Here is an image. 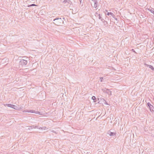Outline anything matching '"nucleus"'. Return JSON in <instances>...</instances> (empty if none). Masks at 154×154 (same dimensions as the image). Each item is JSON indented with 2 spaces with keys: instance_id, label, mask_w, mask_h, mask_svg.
<instances>
[{
  "instance_id": "obj_28",
  "label": "nucleus",
  "mask_w": 154,
  "mask_h": 154,
  "mask_svg": "<svg viewBox=\"0 0 154 154\" xmlns=\"http://www.w3.org/2000/svg\"><path fill=\"white\" fill-rule=\"evenodd\" d=\"M63 20H65V18L64 17H63Z\"/></svg>"
},
{
  "instance_id": "obj_26",
  "label": "nucleus",
  "mask_w": 154,
  "mask_h": 154,
  "mask_svg": "<svg viewBox=\"0 0 154 154\" xmlns=\"http://www.w3.org/2000/svg\"><path fill=\"white\" fill-rule=\"evenodd\" d=\"M80 2V3H82V0H79Z\"/></svg>"
},
{
  "instance_id": "obj_19",
  "label": "nucleus",
  "mask_w": 154,
  "mask_h": 154,
  "mask_svg": "<svg viewBox=\"0 0 154 154\" xmlns=\"http://www.w3.org/2000/svg\"><path fill=\"white\" fill-rule=\"evenodd\" d=\"M147 106L148 107H149L152 106V105L151 104V103H150L148 102L147 103Z\"/></svg>"
},
{
  "instance_id": "obj_5",
  "label": "nucleus",
  "mask_w": 154,
  "mask_h": 154,
  "mask_svg": "<svg viewBox=\"0 0 154 154\" xmlns=\"http://www.w3.org/2000/svg\"><path fill=\"white\" fill-rule=\"evenodd\" d=\"M107 134H109V135L111 137L113 136H116V132H111L110 131H108L107 132Z\"/></svg>"
},
{
  "instance_id": "obj_27",
  "label": "nucleus",
  "mask_w": 154,
  "mask_h": 154,
  "mask_svg": "<svg viewBox=\"0 0 154 154\" xmlns=\"http://www.w3.org/2000/svg\"><path fill=\"white\" fill-rule=\"evenodd\" d=\"M97 15H98V14H99L97 12H96L95 13Z\"/></svg>"
},
{
  "instance_id": "obj_3",
  "label": "nucleus",
  "mask_w": 154,
  "mask_h": 154,
  "mask_svg": "<svg viewBox=\"0 0 154 154\" xmlns=\"http://www.w3.org/2000/svg\"><path fill=\"white\" fill-rule=\"evenodd\" d=\"M63 3L64 4H66V5L68 6L69 5H73V3L70 0H64Z\"/></svg>"
},
{
  "instance_id": "obj_12",
  "label": "nucleus",
  "mask_w": 154,
  "mask_h": 154,
  "mask_svg": "<svg viewBox=\"0 0 154 154\" xmlns=\"http://www.w3.org/2000/svg\"><path fill=\"white\" fill-rule=\"evenodd\" d=\"M50 131L51 132H53V133H54L56 134H58V132L56 131H54V130H50Z\"/></svg>"
},
{
  "instance_id": "obj_16",
  "label": "nucleus",
  "mask_w": 154,
  "mask_h": 154,
  "mask_svg": "<svg viewBox=\"0 0 154 154\" xmlns=\"http://www.w3.org/2000/svg\"><path fill=\"white\" fill-rule=\"evenodd\" d=\"M148 10L152 13L154 14V11L152 9H149Z\"/></svg>"
},
{
  "instance_id": "obj_4",
  "label": "nucleus",
  "mask_w": 154,
  "mask_h": 154,
  "mask_svg": "<svg viewBox=\"0 0 154 154\" xmlns=\"http://www.w3.org/2000/svg\"><path fill=\"white\" fill-rule=\"evenodd\" d=\"M7 106L9 107L12 108H13L17 110L18 109V107L17 106H16L15 105H13V104H7Z\"/></svg>"
},
{
  "instance_id": "obj_6",
  "label": "nucleus",
  "mask_w": 154,
  "mask_h": 154,
  "mask_svg": "<svg viewBox=\"0 0 154 154\" xmlns=\"http://www.w3.org/2000/svg\"><path fill=\"white\" fill-rule=\"evenodd\" d=\"M103 91L109 95H112V91L109 89L105 88Z\"/></svg>"
},
{
  "instance_id": "obj_23",
  "label": "nucleus",
  "mask_w": 154,
  "mask_h": 154,
  "mask_svg": "<svg viewBox=\"0 0 154 154\" xmlns=\"http://www.w3.org/2000/svg\"><path fill=\"white\" fill-rule=\"evenodd\" d=\"M98 16H99V19H101V15L100 14H98Z\"/></svg>"
},
{
  "instance_id": "obj_15",
  "label": "nucleus",
  "mask_w": 154,
  "mask_h": 154,
  "mask_svg": "<svg viewBox=\"0 0 154 154\" xmlns=\"http://www.w3.org/2000/svg\"><path fill=\"white\" fill-rule=\"evenodd\" d=\"M34 113H35V114H39V115H41L42 114L40 113V112L38 111H36L35 112L34 111Z\"/></svg>"
},
{
  "instance_id": "obj_21",
  "label": "nucleus",
  "mask_w": 154,
  "mask_h": 154,
  "mask_svg": "<svg viewBox=\"0 0 154 154\" xmlns=\"http://www.w3.org/2000/svg\"><path fill=\"white\" fill-rule=\"evenodd\" d=\"M103 77H100V82H102L103 81Z\"/></svg>"
},
{
  "instance_id": "obj_22",
  "label": "nucleus",
  "mask_w": 154,
  "mask_h": 154,
  "mask_svg": "<svg viewBox=\"0 0 154 154\" xmlns=\"http://www.w3.org/2000/svg\"><path fill=\"white\" fill-rule=\"evenodd\" d=\"M27 127H28V126H27ZM32 126L29 127V128H28V129H32Z\"/></svg>"
},
{
  "instance_id": "obj_29",
  "label": "nucleus",
  "mask_w": 154,
  "mask_h": 154,
  "mask_svg": "<svg viewBox=\"0 0 154 154\" xmlns=\"http://www.w3.org/2000/svg\"><path fill=\"white\" fill-rule=\"evenodd\" d=\"M101 21H103V20H104V19H101Z\"/></svg>"
},
{
  "instance_id": "obj_11",
  "label": "nucleus",
  "mask_w": 154,
  "mask_h": 154,
  "mask_svg": "<svg viewBox=\"0 0 154 154\" xmlns=\"http://www.w3.org/2000/svg\"><path fill=\"white\" fill-rule=\"evenodd\" d=\"M25 112H31V113H34V110H25L24 111Z\"/></svg>"
},
{
  "instance_id": "obj_1",
  "label": "nucleus",
  "mask_w": 154,
  "mask_h": 154,
  "mask_svg": "<svg viewBox=\"0 0 154 154\" xmlns=\"http://www.w3.org/2000/svg\"><path fill=\"white\" fill-rule=\"evenodd\" d=\"M54 23L57 26H60L63 23V21L61 18H56L53 20Z\"/></svg>"
},
{
  "instance_id": "obj_18",
  "label": "nucleus",
  "mask_w": 154,
  "mask_h": 154,
  "mask_svg": "<svg viewBox=\"0 0 154 154\" xmlns=\"http://www.w3.org/2000/svg\"><path fill=\"white\" fill-rule=\"evenodd\" d=\"M103 103H104L106 105H108V104L106 102V101L104 99H103Z\"/></svg>"
},
{
  "instance_id": "obj_32",
  "label": "nucleus",
  "mask_w": 154,
  "mask_h": 154,
  "mask_svg": "<svg viewBox=\"0 0 154 154\" xmlns=\"http://www.w3.org/2000/svg\"><path fill=\"white\" fill-rule=\"evenodd\" d=\"M153 100H154V98L153 99Z\"/></svg>"
},
{
  "instance_id": "obj_20",
  "label": "nucleus",
  "mask_w": 154,
  "mask_h": 154,
  "mask_svg": "<svg viewBox=\"0 0 154 154\" xmlns=\"http://www.w3.org/2000/svg\"><path fill=\"white\" fill-rule=\"evenodd\" d=\"M32 128H37V126L32 125Z\"/></svg>"
},
{
  "instance_id": "obj_17",
  "label": "nucleus",
  "mask_w": 154,
  "mask_h": 154,
  "mask_svg": "<svg viewBox=\"0 0 154 154\" xmlns=\"http://www.w3.org/2000/svg\"><path fill=\"white\" fill-rule=\"evenodd\" d=\"M36 6V5H35V4H32L29 5H28V7H31V6Z\"/></svg>"
},
{
  "instance_id": "obj_24",
  "label": "nucleus",
  "mask_w": 154,
  "mask_h": 154,
  "mask_svg": "<svg viewBox=\"0 0 154 154\" xmlns=\"http://www.w3.org/2000/svg\"><path fill=\"white\" fill-rule=\"evenodd\" d=\"M131 51H132V52H134L135 53H137L136 52V51H135L134 50V49H131Z\"/></svg>"
},
{
  "instance_id": "obj_14",
  "label": "nucleus",
  "mask_w": 154,
  "mask_h": 154,
  "mask_svg": "<svg viewBox=\"0 0 154 154\" xmlns=\"http://www.w3.org/2000/svg\"><path fill=\"white\" fill-rule=\"evenodd\" d=\"M103 98H98V100H99V102L98 103H99L101 101V102H103Z\"/></svg>"
},
{
  "instance_id": "obj_25",
  "label": "nucleus",
  "mask_w": 154,
  "mask_h": 154,
  "mask_svg": "<svg viewBox=\"0 0 154 154\" xmlns=\"http://www.w3.org/2000/svg\"><path fill=\"white\" fill-rule=\"evenodd\" d=\"M115 17H114L113 18H114L115 20H117V19Z\"/></svg>"
},
{
  "instance_id": "obj_2",
  "label": "nucleus",
  "mask_w": 154,
  "mask_h": 154,
  "mask_svg": "<svg viewBox=\"0 0 154 154\" xmlns=\"http://www.w3.org/2000/svg\"><path fill=\"white\" fill-rule=\"evenodd\" d=\"M27 63V61L26 60L24 59L20 60L19 62L20 65H21V66L26 65Z\"/></svg>"
},
{
  "instance_id": "obj_13",
  "label": "nucleus",
  "mask_w": 154,
  "mask_h": 154,
  "mask_svg": "<svg viewBox=\"0 0 154 154\" xmlns=\"http://www.w3.org/2000/svg\"><path fill=\"white\" fill-rule=\"evenodd\" d=\"M91 99L92 100H94V102H96V100H96V97L95 96H93L92 98H91Z\"/></svg>"
},
{
  "instance_id": "obj_9",
  "label": "nucleus",
  "mask_w": 154,
  "mask_h": 154,
  "mask_svg": "<svg viewBox=\"0 0 154 154\" xmlns=\"http://www.w3.org/2000/svg\"><path fill=\"white\" fill-rule=\"evenodd\" d=\"M94 7L95 8H96L98 5V2L97 0H95V1H94Z\"/></svg>"
},
{
  "instance_id": "obj_7",
  "label": "nucleus",
  "mask_w": 154,
  "mask_h": 154,
  "mask_svg": "<svg viewBox=\"0 0 154 154\" xmlns=\"http://www.w3.org/2000/svg\"><path fill=\"white\" fill-rule=\"evenodd\" d=\"M145 65L147 67H149V68L151 69L152 71H154V68L151 65H148L146 64H145Z\"/></svg>"
},
{
  "instance_id": "obj_31",
  "label": "nucleus",
  "mask_w": 154,
  "mask_h": 154,
  "mask_svg": "<svg viewBox=\"0 0 154 154\" xmlns=\"http://www.w3.org/2000/svg\"><path fill=\"white\" fill-rule=\"evenodd\" d=\"M91 0L92 1H94H94H95V0Z\"/></svg>"
},
{
  "instance_id": "obj_30",
  "label": "nucleus",
  "mask_w": 154,
  "mask_h": 154,
  "mask_svg": "<svg viewBox=\"0 0 154 154\" xmlns=\"http://www.w3.org/2000/svg\"><path fill=\"white\" fill-rule=\"evenodd\" d=\"M39 129H42V128L40 127V128H39Z\"/></svg>"
},
{
  "instance_id": "obj_10",
  "label": "nucleus",
  "mask_w": 154,
  "mask_h": 154,
  "mask_svg": "<svg viewBox=\"0 0 154 154\" xmlns=\"http://www.w3.org/2000/svg\"><path fill=\"white\" fill-rule=\"evenodd\" d=\"M106 15L108 16H109V15H110L113 17H115V16L114 15V14L113 13L110 12H107V13L106 14Z\"/></svg>"
},
{
  "instance_id": "obj_8",
  "label": "nucleus",
  "mask_w": 154,
  "mask_h": 154,
  "mask_svg": "<svg viewBox=\"0 0 154 154\" xmlns=\"http://www.w3.org/2000/svg\"><path fill=\"white\" fill-rule=\"evenodd\" d=\"M149 108L150 111L151 112H154V107L152 105V106Z\"/></svg>"
}]
</instances>
